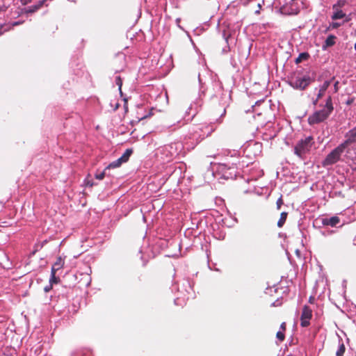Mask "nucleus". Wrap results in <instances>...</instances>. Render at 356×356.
Returning a JSON list of instances; mask_svg holds the SVG:
<instances>
[{"mask_svg": "<svg viewBox=\"0 0 356 356\" xmlns=\"http://www.w3.org/2000/svg\"><path fill=\"white\" fill-rule=\"evenodd\" d=\"M334 110L332 99L331 96L326 99V102L323 109L315 111L308 118V123L310 125L321 123L325 121L330 115Z\"/></svg>", "mask_w": 356, "mask_h": 356, "instance_id": "obj_1", "label": "nucleus"}, {"mask_svg": "<svg viewBox=\"0 0 356 356\" xmlns=\"http://www.w3.org/2000/svg\"><path fill=\"white\" fill-rule=\"evenodd\" d=\"M346 148V147L343 143L340 144L325 157L322 165L325 167L336 163L340 159Z\"/></svg>", "mask_w": 356, "mask_h": 356, "instance_id": "obj_2", "label": "nucleus"}, {"mask_svg": "<svg viewBox=\"0 0 356 356\" xmlns=\"http://www.w3.org/2000/svg\"><path fill=\"white\" fill-rule=\"evenodd\" d=\"M313 138L308 136L305 139L300 140L296 145L294 151L295 154L299 156H302V154L308 152L312 145Z\"/></svg>", "mask_w": 356, "mask_h": 356, "instance_id": "obj_3", "label": "nucleus"}, {"mask_svg": "<svg viewBox=\"0 0 356 356\" xmlns=\"http://www.w3.org/2000/svg\"><path fill=\"white\" fill-rule=\"evenodd\" d=\"M311 83V79L308 76L302 77H292L290 81V85L300 90H305Z\"/></svg>", "mask_w": 356, "mask_h": 356, "instance_id": "obj_4", "label": "nucleus"}, {"mask_svg": "<svg viewBox=\"0 0 356 356\" xmlns=\"http://www.w3.org/2000/svg\"><path fill=\"white\" fill-rule=\"evenodd\" d=\"M312 318V310L307 305H305L302 308L300 316V325L303 327H307L310 324V320Z\"/></svg>", "mask_w": 356, "mask_h": 356, "instance_id": "obj_5", "label": "nucleus"}, {"mask_svg": "<svg viewBox=\"0 0 356 356\" xmlns=\"http://www.w3.org/2000/svg\"><path fill=\"white\" fill-rule=\"evenodd\" d=\"M346 140L342 143L346 147L356 142V126L345 135Z\"/></svg>", "mask_w": 356, "mask_h": 356, "instance_id": "obj_6", "label": "nucleus"}, {"mask_svg": "<svg viewBox=\"0 0 356 356\" xmlns=\"http://www.w3.org/2000/svg\"><path fill=\"white\" fill-rule=\"evenodd\" d=\"M65 261L61 257H58L56 258V260L51 268V273L53 274L54 276V274H56V271H58V270L61 269L63 267Z\"/></svg>", "mask_w": 356, "mask_h": 356, "instance_id": "obj_7", "label": "nucleus"}, {"mask_svg": "<svg viewBox=\"0 0 356 356\" xmlns=\"http://www.w3.org/2000/svg\"><path fill=\"white\" fill-rule=\"evenodd\" d=\"M340 222V218L338 216H332L330 218H324L322 220L323 225H330L331 227H335Z\"/></svg>", "mask_w": 356, "mask_h": 356, "instance_id": "obj_8", "label": "nucleus"}, {"mask_svg": "<svg viewBox=\"0 0 356 356\" xmlns=\"http://www.w3.org/2000/svg\"><path fill=\"white\" fill-rule=\"evenodd\" d=\"M330 85V81H325L323 85L321 86L319 92L318 93V99H321L325 94L326 90L328 88V87Z\"/></svg>", "mask_w": 356, "mask_h": 356, "instance_id": "obj_9", "label": "nucleus"}, {"mask_svg": "<svg viewBox=\"0 0 356 356\" xmlns=\"http://www.w3.org/2000/svg\"><path fill=\"white\" fill-rule=\"evenodd\" d=\"M335 11L332 15V19L337 20L343 18L346 14L340 9H334Z\"/></svg>", "mask_w": 356, "mask_h": 356, "instance_id": "obj_10", "label": "nucleus"}, {"mask_svg": "<svg viewBox=\"0 0 356 356\" xmlns=\"http://www.w3.org/2000/svg\"><path fill=\"white\" fill-rule=\"evenodd\" d=\"M132 153H133L132 149H127L125 150V152L123 153V154L120 157V160L123 163L127 162L129 160L131 155L132 154Z\"/></svg>", "mask_w": 356, "mask_h": 356, "instance_id": "obj_11", "label": "nucleus"}, {"mask_svg": "<svg viewBox=\"0 0 356 356\" xmlns=\"http://www.w3.org/2000/svg\"><path fill=\"white\" fill-rule=\"evenodd\" d=\"M345 351H346L345 345H344L343 342L342 341V340L341 339V340H339V346L336 352V355L337 356H343Z\"/></svg>", "mask_w": 356, "mask_h": 356, "instance_id": "obj_12", "label": "nucleus"}, {"mask_svg": "<svg viewBox=\"0 0 356 356\" xmlns=\"http://www.w3.org/2000/svg\"><path fill=\"white\" fill-rule=\"evenodd\" d=\"M287 216H288V213L287 212H282L281 214H280V218L277 222V226L279 227H283V225H284L285 222H286V218H287Z\"/></svg>", "mask_w": 356, "mask_h": 356, "instance_id": "obj_13", "label": "nucleus"}, {"mask_svg": "<svg viewBox=\"0 0 356 356\" xmlns=\"http://www.w3.org/2000/svg\"><path fill=\"white\" fill-rule=\"evenodd\" d=\"M123 162L120 160V159H118L117 160L111 163L107 167L106 169L110 170L111 168H115L120 167Z\"/></svg>", "mask_w": 356, "mask_h": 356, "instance_id": "obj_14", "label": "nucleus"}, {"mask_svg": "<svg viewBox=\"0 0 356 356\" xmlns=\"http://www.w3.org/2000/svg\"><path fill=\"white\" fill-rule=\"evenodd\" d=\"M336 37L333 35H330L325 40V46L332 47L335 44Z\"/></svg>", "mask_w": 356, "mask_h": 356, "instance_id": "obj_15", "label": "nucleus"}, {"mask_svg": "<svg viewBox=\"0 0 356 356\" xmlns=\"http://www.w3.org/2000/svg\"><path fill=\"white\" fill-rule=\"evenodd\" d=\"M46 0H42L38 5L33 6L29 8L27 13H34L38 10Z\"/></svg>", "mask_w": 356, "mask_h": 356, "instance_id": "obj_16", "label": "nucleus"}, {"mask_svg": "<svg viewBox=\"0 0 356 356\" xmlns=\"http://www.w3.org/2000/svg\"><path fill=\"white\" fill-rule=\"evenodd\" d=\"M309 54L304 52L299 54L298 57L296 59V63H300L303 60H307L309 58Z\"/></svg>", "mask_w": 356, "mask_h": 356, "instance_id": "obj_17", "label": "nucleus"}, {"mask_svg": "<svg viewBox=\"0 0 356 356\" xmlns=\"http://www.w3.org/2000/svg\"><path fill=\"white\" fill-rule=\"evenodd\" d=\"M107 170H108V169H106V168L104 169V170L102 171V172H100L99 174H96L95 178L99 180H102L106 176H109V175L107 174Z\"/></svg>", "mask_w": 356, "mask_h": 356, "instance_id": "obj_18", "label": "nucleus"}, {"mask_svg": "<svg viewBox=\"0 0 356 356\" xmlns=\"http://www.w3.org/2000/svg\"><path fill=\"white\" fill-rule=\"evenodd\" d=\"M10 27L6 24H0V36L2 35L5 32L9 31Z\"/></svg>", "mask_w": 356, "mask_h": 356, "instance_id": "obj_19", "label": "nucleus"}, {"mask_svg": "<svg viewBox=\"0 0 356 356\" xmlns=\"http://www.w3.org/2000/svg\"><path fill=\"white\" fill-rule=\"evenodd\" d=\"M276 337L277 339L280 341H283L285 339V334L284 332L283 331H278L276 334Z\"/></svg>", "mask_w": 356, "mask_h": 356, "instance_id": "obj_20", "label": "nucleus"}, {"mask_svg": "<svg viewBox=\"0 0 356 356\" xmlns=\"http://www.w3.org/2000/svg\"><path fill=\"white\" fill-rule=\"evenodd\" d=\"M345 3V1H343V0H339L337 1V3H335L334 5H333V7L332 8L333 9H339V8H341L342 7Z\"/></svg>", "mask_w": 356, "mask_h": 356, "instance_id": "obj_21", "label": "nucleus"}, {"mask_svg": "<svg viewBox=\"0 0 356 356\" xmlns=\"http://www.w3.org/2000/svg\"><path fill=\"white\" fill-rule=\"evenodd\" d=\"M284 204V201H283V199H282V196L281 195L278 200H277V202H276V205H277V209L278 210H280L281 209V207L282 205Z\"/></svg>", "mask_w": 356, "mask_h": 356, "instance_id": "obj_22", "label": "nucleus"}, {"mask_svg": "<svg viewBox=\"0 0 356 356\" xmlns=\"http://www.w3.org/2000/svg\"><path fill=\"white\" fill-rule=\"evenodd\" d=\"M116 84L119 86V89L121 90L122 85V81L120 76H117L115 79Z\"/></svg>", "mask_w": 356, "mask_h": 356, "instance_id": "obj_23", "label": "nucleus"}, {"mask_svg": "<svg viewBox=\"0 0 356 356\" xmlns=\"http://www.w3.org/2000/svg\"><path fill=\"white\" fill-rule=\"evenodd\" d=\"M58 278L56 277V274H54V276L53 275V274L51 273V278L50 280V282L51 283H57L58 282Z\"/></svg>", "mask_w": 356, "mask_h": 356, "instance_id": "obj_24", "label": "nucleus"}, {"mask_svg": "<svg viewBox=\"0 0 356 356\" xmlns=\"http://www.w3.org/2000/svg\"><path fill=\"white\" fill-rule=\"evenodd\" d=\"M280 331L285 332L286 331V323H282L280 325Z\"/></svg>", "mask_w": 356, "mask_h": 356, "instance_id": "obj_25", "label": "nucleus"}, {"mask_svg": "<svg viewBox=\"0 0 356 356\" xmlns=\"http://www.w3.org/2000/svg\"><path fill=\"white\" fill-rule=\"evenodd\" d=\"M338 84H339V81H336L334 85V91L335 92H337L338 91Z\"/></svg>", "mask_w": 356, "mask_h": 356, "instance_id": "obj_26", "label": "nucleus"}, {"mask_svg": "<svg viewBox=\"0 0 356 356\" xmlns=\"http://www.w3.org/2000/svg\"><path fill=\"white\" fill-rule=\"evenodd\" d=\"M354 99H350L347 101L346 104L348 105H350L353 102Z\"/></svg>", "mask_w": 356, "mask_h": 356, "instance_id": "obj_27", "label": "nucleus"}, {"mask_svg": "<svg viewBox=\"0 0 356 356\" xmlns=\"http://www.w3.org/2000/svg\"><path fill=\"white\" fill-rule=\"evenodd\" d=\"M319 99H318V97H316V99L315 100H314V101H313V104H314V106H316V105L317 104V103H318V100H319Z\"/></svg>", "mask_w": 356, "mask_h": 356, "instance_id": "obj_28", "label": "nucleus"}, {"mask_svg": "<svg viewBox=\"0 0 356 356\" xmlns=\"http://www.w3.org/2000/svg\"><path fill=\"white\" fill-rule=\"evenodd\" d=\"M226 114V108H223L222 113H221L220 116H224Z\"/></svg>", "mask_w": 356, "mask_h": 356, "instance_id": "obj_29", "label": "nucleus"}, {"mask_svg": "<svg viewBox=\"0 0 356 356\" xmlns=\"http://www.w3.org/2000/svg\"><path fill=\"white\" fill-rule=\"evenodd\" d=\"M339 26V24L338 23H333L332 24V27L333 28H337Z\"/></svg>", "mask_w": 356, "mask_h": 356, "instance_id": "obj_30", "label": "nucleus"}, {"mask_svg": "<svg viewBox=\"0 0 356 356\" xmlns=\"http://www.w3.org/2000/svg\"><path fill=\"white\" fill-rule=\"evenodd\" d=\"M19 23V22H15L13 26H16V25H18Z\"/></svg>", "mask_w": 356, "mask_h": 356, "instance_id": "obj_31", "label": "nucleus"}, {"mask_svg": "<svg viewBox=\"0 0 356 356\" xmlns=\"http://www.w3.org/2000/svg\"><path fill=\"white\" fill-rule=\"evenodd\" d=\"M147 118V116L145 115V116H144V117H143V118H140V120H143V119H145V118Z\"/></svg>", "mask_w": 356, "mask_h": 356, "instance_id": "obj_32", "label": "nucleus"}, {"mask_svg": "<svg viewBox=\"0 0 356 356\" xmlns=\"http://www.w3.org/2000/svg\"><path fill=\"white\" fill-rule=\"evenodd\" d=\"M88 184H90V186H92L93 184L91 182H89Z\"/></svg>", "mask_w": 356, "mask_h": 356, "instance_id": "obj_33", "label": "nucleus"}, {"mask_svg": "<svg viewBox=\"0 0 356 356\" xmlns=\"http://www.w3.org/2000/svg\"><path fill=\"white\" fill-rule=\"evenodd\" d=\"M88 184H90V186H92L93 184L91 182H89Z\"/></svg>", "mask_w": 356, "mask_h": 356, "instance_id": "obj_34", "label": "nucleus"}, {"mask_svg": "<svg viewBox=\"0 0 356 356\" xmlns=\"http://www.w3.org/2000/svg\"><path fill=\"white\" fill-rule=\"evenodd\" d=\"M354 47H355V49L356 50V42L355 43Z\"/></svg>", "mask_w": 356, "mask_h": 356, "instance_id": "obj_35", "label": "nucleus"}]
</instances>
